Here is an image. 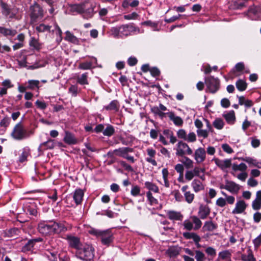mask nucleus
Returning <instances> with one entry per match:
<instances>
[{
	"instance_id": "f257e3e1",
	"label": "nucleus",
	"mask_w": 261,
	"mask_h": 261,
	"mask_svg": "<svg viewBox=\"0 0 261 261\" xmlns=\"http://www.w3.org/2000/svg\"><path fill=\"white\" fill-rule=\"evenodd\" d=\"M77 256L82 260H91L94 256V248L88 244L83 245L77 252Z\"/></svg>"
},
{
	"instance_id": "f03ea898",
	"label": "nucleus",
	"mask_w": 261,
	"mask_h": 261,
	"mask_svg": "<svg viewBox=\"0 0 261 261\" xmlns=\"http://www.w3.org/2000/svg\"><path fill=\"white\" fill-rule=\"evenodd\" d=\"M11 136L15 140H21L29 137L27 130L21 123L16 124L11 133Z\"/></svg>"
},
{
	"instance_id": "7ed1b4c3",
	"label": "nucleus",
	"mask_w": 261,
	"mask_h": 261,
	"mask_svg": "<svg viewBox=\"0 0 261 261\" xmlns=\"http://www.w3.org/2000/svg\"><path fill=\"white\" fill-rule=\"evenodd\" d=\"M91 233L97 237H100L102 243L104 245H108L113 241V235L109 230L102 231L93 229L91 231Z\"/></svg>"
},
{
	"instance_id": "20e7f679",
	"label": "nucleus",
	"mask_w": 261,
	"mask_h": 261,
	"mask_svg": "<svg viewBox=\"0 0 261 261\" xmlns=\"http://www.w3.org/2000/svg\"><path fill=\"white\" fill-rule=\"evenodd\" d=\"M30 17L31 23H34L41 20L43 16L42 9L37 4L30 7Z\"/></svg>"
},
{
	"instance_id": "39448f33",
	"label": "nucleus",
	"mask_w": 261,
	"mask_h": 261,
	"mask_svg": "<svg viewBox=\"0 0 261 261\" xmlns=\"http://www.w3.org/2000/svg\"><path fill=\"white\" fill-rule=\"evenodd\" d=\"M176 154L177 156H182L185 154L191 155L193 153L192 150L186 143L180 141L176 144Z\"/></svg>"
},
{
	"instance_id": "423d86ee",
	"label": "nucleus",
	"mask_w": 261,
	"mask_h": 261,
	"mask_svg": "<svg viewBox=\"0 0 261 261\" xmlns=\"http://www.w3.org/2000/svg\"><path fill=\"white\" fill-rule=\"evenodd\" d=\"M206 85L210 92L213 93L216 92L219 88V81L218 79L210 76L205 80Z\"/></svg>"
},
{
	"instance_id": "0eeeda50",
	"label": "nucleus",
	"mask_w": 261,
	"mask_h": 261,
	"mask_svg": "<svg viewBox=\"0 0 261 261\" xmlns=\"http://www.w3.org/2000/svg\"><path fill=\"white\" fill-rule=\"evenodd\" d=\"M221 189H224L232 194H237L239 190L240 186L232 181L227 180L224 186H221Z\"/></svg>"
},
{
	"instance_id": "6e6552de",
	"label": "nucleus",
	"mask_w": 261,
	"mask_h": 261,
	"mask_svg": "<svg viewBox=\"0 0 261 261\" xmlns=\"http://www.w3.org/2000/svg\"><path fill=\"white\" fill-rule=\"evenodd\" d=\"M194 159L198 164L204 161L206 158V151L203 148L199 147L194 152Z\"/></svg>"
},
{
	"instance_id": "1a4fd4ad",
	"label": "nucleus",
	"mask_w": 261,
	"mask_h": 261,
	"mask_svg": "<svg viewBox=\"0 0 261 261\" xmlns=\"http://www.w3.org/2000/svg\"><path fill=\"white\" fill-rule=\"evenodd\" d=\"M67 240L70 247L77 250V252L83 246L77 237L70 236L67 237Z\"/></svg>"
},
{
	"instance_id": "9d476101",
	"label": "nucleus",
	"mask_w": 261,
	"mask_h": 261,
	"mask_svg": "<svg viewBox=\"0 0 261 261\" xmlns=\"http://www.w3.org/2000/svg\"><path fill=\"white\" fill-rule=\"evenodd\" d=\"M247 207V204L244 200H238L236 203L235 207L232 210L233 214H239L243 213Z\"/></svg>"
},
{
	"instance_id": "9b49d317",
	"label": "nucleus",
	"mask_w": 261,
	"mask_h": 261,
	"mask_svg": "<svg viewBox=\"0 0 261 261\" xmlns=\"http://www.w3.org/2000/svg\"><path fill=\"white\" fill-rule=\"evenodd\" d=\"M213 161H214L216 165L222 170L229 168L231 165V159L220 160L218 158H214Z\"/></svg>"
},
{
	"instance_id": "f8f14e48",
	"label": "nucleus",
	"mask_w": 261,
	"mask_h": 261,
	"mask_svg": "<svg viewBox=\"0 0 261 261\" xmlns=\"http://www.w3.org/2000/svg\"><path fill=\"white\" fill-rule=\"evenodd\" d=\"M133 149L132 148L129 147H122L119 148L118 149H115L113 150V151L109 152L108 155H117L119 156H121L123 158V156L125 155L126 153H128V152H133Z\"/></svg>"
},
{
	"instance_id": "ddd939ff",
	"label": "nucleus",
	"mask_w": 261,
	"mask_h": 261,
	"mask_svg": "<svg viewBox=\"0 0 261 261\" xmlns=\"http://www.w3.org/2000/svg\"><path fill=\"white\" fill-rule=\"evenodd\" d=\"M119 27L121 38L123 36H127L132 32L136 31V28L132 24L122 25Z\"/></svg>"
},
{
	"instance_id": "4468645a",
	"label": "nucleus",
	"mask_w": 261,
	"mask_h": 261,
	"mask_svg": "<svg viewBox=\"0 0 261 261\" xmlns=\"http://www.w3.org/2000/svg\"><path fill=\"white\" fill-rule=\"evenodd\" d=\"M42 241V239L41 238H37L33 239L28 241L27 243L23 247L22 251L23 252L32 250L34 249L36 243Z\"/></svg>"
},
{
	"instance_id": "2eb2a0df",
	"label": "nucleus",
	"mask_w": 261,
	"mask_h": 261,
	"mask_svg": "<svg viewBox=\"0 0 261 261\" xmlns=\"http://www.w3.org/2000/svg\"><path fill=\"white\" fill-rule=\"evenodd\" d=\"M3 14L6 17L13 18L16 14V11L10 8V7L6 3H2L1 4Z\"/></svg>"
},
{
	"instance_id": "dca6fc26",
	"label": "nucleus",
	"mask_w": 261,
	"mask_h": 261,
	"mask_svg": "<svg viewBox=\"0 0 261 261\" xmlns=\"http://www.w3.org/2000/svg\"><path fill=\"white\" fill-rule=\"evenodd\" d=\"M63 225L54 221H50V234L51 233H59L63 230Z\"/></svg>"
},
{
	"instance_id": "f3484780",
	"label": "nucleus",
	"mask_w": 261,
	"mask_h": 261,
	"mask_svg": "<svg viewBox=\"0 0 261 261\" xmlns=\"http://www.w3.org/2000/svg\"><path fill=\"white\" fill-rule=\"evenodd\" d=\"M39 232L44 236L49 234V225L47 221H42L38 224Z\"/></svg>"
},
{
	"instance_id": "a211bd4d",
	"label": "nucleus",
	"mask_w": 261,
	"mask_h": 261,
	"mask_svg": "<svg viewBox=\"0 0 261 261\" xmlns=\"http://www.w3.org/2000/svg\"><path fill=\"white\" fill-rule=\"evenodd\" d=\"M166 115L168 116L170 120L173 122L175 125L180 126L183 124L182 119L180 117L175 116L173 112L167 113Z\"/></svg>"
},
{
	"instance_id": "6ab92c4d",
	"label": "nucleus",
	"mask_w": 261,
	"mask_h": 261,
	"mask_svg": "<svg viewBox=\"0 0 261 261\" xmlns=\"http://www.w3.org/2000/svg\"><path fill=\"white\" fill-rule=\"evenodd\" d=\"M84 194V191L81 189L75 190L73 194V198L76 204H79L82 202Z\"/></svg>"
},
{
	"instance_id": "aec40b11",
	"label": "nucleus",
	"mask_w": 261,
	"mask_h": 261,
	"mask_svg": "<svg viewBox=\"0 0 261 261\" xmlns=\"http://www.w3.org/2000/svg\"><path fill=\"white\" fill-rule=\"evenodd\" d=\"M0 33L5 37H12L17 34V31L15 29L0 27Z\"/></svg>"
},
{
	"instance_id": "412c9836",
	"label": "nucleus",
	"mask_w": 261,
	"mask_h": 261,
	"mask_svg": "<svg viewBox=\"0 0 261 261\" xmlns=\"http://www.w3.org/2000/svg\"><path fill=\"white\" fill-rule=\"evenodd\" d=\"M210 209L206 205H201L199 207L198 215L202 219H205L209 215Z\"/></svg>"
},
{
	"instance_id": "4be33fe9",
	"label": "nucleus",
	"mask_w": 261,
	"mask_h": 261,
	"mask_svg": "<svg viewBox=\"0 0 261 261\" xmlns=\"http://www.w3.org/2000/svg\"><path fill=\"white\" fill-rule=\"evenodd\" d=\"M54 28L55 29L52 30V35L54 38H55L57 43L58 44L62 39L61 36L62 32L56 24H55Z\"/></svg>"
},
{
	"instance_id": "5701e85b",
	"label": "nucleus",
	"mask_w": 261,
	"mask_h": 261,
	"mask_svg": "<svg viewBox=\"0 0 261 261\" xmlns=\"http://www.w3.org/2000/svg\"><path fill=\"white\" fill-rule=\"evenodd\" d=\"M191 186L196 193H197L204 189V186L199 180L195 179L191 183Z\"/></svg>"
},
{
	"instance_id": "b1692460",
	"label": "nucleus",
	"mask_w": 261,
	"mask_h": 261,
	"mask_svg": "<svg viewBox=\"0 0 261 261\" xmlns=\"http://www.w3.org/2000/svg\"><path fill=\"white\" fill-rule=\"evenodd\" d=\"M247 0H232L231 7L234 9H241L246 6Z\"/></svg>"
},
{
	"instance_id": "393cba45",
	"label": "nucleus",
	"mask_w": 261,
	"mask_h": 261,
	"mask_svg": "<svg viewBox=\"0 0 261 261\" xmlns=\"http://www.w3.org/2000/svg\"><path fill=\"white\" fill-rule=\"evenodd\" d=\"M167 216L169 219L172 220H181L183 218L180 212L173 211H169Z\"/></svg>"
},
{
	"instance_id": "a878e982",
	"label": "nucleus",
	"mask_w": 261,
	"mask_h": 261,
	"mask_svg": "<svg viewBox=\"0 0 261 261\" xmlns=\"http://www.w3.org/2000/svg\"><path fill=\"white\" fill-rule=\"evenodd\" d=\"M183 236L186 239H192L194 242H200V237L194 232H185L183 233Z\"/></svg>"
},
{
	"instance_id": "bb28decb",
	"label": "nucleus",
	"mask_w": 261,
	"mask_h": 261,
	"mask_svg": "<svg viewBox=\"0 0 261 261\" xmlns=\"http://www.w3.org/2000/svg\"><path fill=\"white\" fill-rule=\"evenodd\" d=\"M76 82L81 85H88V73H84L81 75H79L76 77Z\"/></svg>"
},
{
	"instance_id": "cd10ccee",
	"label": "nucleus",
	"mask_w": 261,
	"mask_h": 261,
	"mask_svg": "<svg viewBox=\"0 0 261 261\" xmlns=\"http://www.w3.org/2000/svg\"><path fill=\"white\" fill-rule=\"evenodd\" d=\"M64 141L68 144H75L77 142V140L74 136L69 132H66Z\"/></svg>"
},
{
	"instance_id": "c85d7f7f",
	"label": "nucleus",
	"mask_w": 261,
	"mask_h": 261,
	"mask_svg": "<svg viewBox=\"0 0 261 261\" xmlns=\"http://www.w3.org/2000/svg\"><path fill=\"white\" fill-rule=\"evenodd\" d=\"M30 155V149L28 147L23 148L22 152L19 157V162L23 163L27 160V158Z\"/></svg>"
},
{
	"instance_id": "c756f323",
	"label": "nucleus",
	"mask_w": 261,
	"mask_h": 261,
	"mask_svg": "<svg viewBox=\"0 0 261 261\" xmlns=\"http://www.w3.org/2000/svg\"><path fill=\"white\" fill-rule=\"evenodd\" d=\"M224 117L226 119L227 123L232 124H233L235 121V114L233 111H231L226 114H224Z\"/></svg>"
},
{
	"instance_id": "7c9ffc66",
	"label": "nucleus",
	"mask_w": 261,
	"mask_h": 261,
	"mask_svg": "<svg viewBox=\"0 0 261 261\" xmlns=\"http://www.w3.org/2000/svg\"><path fill=\"white\" fill-rule=\"evenodd\" d=\"M145 187L149 190L150 192L152 191L154 193H159V189L158 186L154 184L149 182L146 181L144 183Z\"/></svg>"
},
{
	"instance_id": "2f4dec72",
	"label": "nucleus",
	"mask_w": 261,
	"mask_h": 261,
	"mask_svg": "<svg viewBox=\"0 0 261 261\" xmlns=\"http://www.w3.org/2000/svg\"><path fill=\"white\" fill-rule=\"evenodd\" d=\"M80 91L81 90L77 85H72L68 89L69 93L73 97H76Z\"/></svg>"
},
{
	"instance_id": "473e14b6",
	"label": "nucleus",
	"mask_w": 261,
	"mask_h": 261,
	"mask_svg": "<svg viewBox=\"0 0 261 261\" xmlns=\"http://www.w3.org/2000/svg\"><path fill=\"white\" fill-rule=\"evenodd\" d=\"M65 39L73 43H77L78 42L77 38L69 31L66 32Z\"/></svg>"
},
{
	"instance_id": "72a5a7b5",
	"label": "nucleus",
	"mask_w": 261,
	"mask_h": 261,
	"mask_svg": "<svg viewBox=\"0 0 261 261\" xmlns=\"http://www.w3.org/2000/svg\"><path fill=\"white\" fill-rule=\"evenodd\" d=\"M239 103L240 105H245L248 108H250L253 105V102L251 100L246 99L243 96L239 97Z\"/></svg>"
},
{
	"instance_id": "f704fd0d",
	"label": "nucleus",
	"mask_w": 261,
	"mask_h": 261,
	"mask_svg": "<svg viewBox=\"0 0 261 261\" xmlns=\"http://www.w3.org/2000/svg\"><path fill=\"white\" fill-rule=\"evenodd\" d=\"M247 168V166L244 163H241L239 165L237 164H233L232 165V169L234 171H240L242 172H244L246 170Z\"/></svg>"
},
{
	"instance_id": "c9c22d12",
	"label": "nucleus",
	"mask_w": 261,
	"mask_h": 261,
	"mask_svg": "<svg viewBox=\"0 0 261 261\" xmlns=\"http://www.w3.org/2000/svg\"><path fill=\"white\" fill-rule=\"evenodd\" d=\"M105 109L107 110L118 111L119 109L118 102L115 100H113L109 105L105 106Z\"/></svg>"
},
{
	"instance_id": "e433bc0d",
	"label": "nucleus",
	"mask_w": 261,
	"mask_h": 261,
	"mask_svg": "<svg viewBox=\"0 0 261 261\" xmlns=\"http://www.w3.org/2000/svg\"><path fill=\"white\" fill-rule=\"evenodd\" d=\"M192 223L195 224L194 226V230L199 229L202 225V222L196 216H193L191 217Z\"/></svg>"
},
{
	"instance_id": "4c0bfd02",
	"label": "nucleus",
	"mask_w": 261,
	"mask_h": 261,
	"mask_svg": "<svg viewBox=\"0 0 261 261\" xmlns=\"http://www.w3.org/2000/svg\"><path fill=\"white\" fill-rule=\"evenodd\" d=\"M203 228L207 231H213L217 228V225L212 221H206Z\"/></svg>"
},
{
	"instance_id": "58836bf2",
	"label": "nucleus",
	"mask_w": 261,
	"mask_h": 261,
	"mask_svg": "<svg viewBox=\"0 0 261 261\" xmlns=\"http://www.w3.org/2000/svg\"><path fill=\"white\" fill-rule=\"evenodd\" d=\"M213 126L218 129H222L224 125L223 120L221 118H216L213 122Z\"/></svg>"
},
{
	"instance_id": "ea45409f",
	"label": "nucleus",
	"mask_w": 261,
	"mask_h": 261,
	"mask_svg": "<svg viewBox=\"0 0 261 261\" xmlns=\"http://www.w3.org/2000/svg\"><path fill=\"white\" fill-rule=\"evenodd\" d=\"M205 171L204 169L200 168L199 167H196L193 170V172L194 173V175L196 176L199 177L202 180L204 179V175L203 174L202 176L200 175V173H203Z\"/></svg>"
},
{
	"instance_id": "a19ab883",
	"label": "nucleus",
	"mask_w": 261,
	"mask_h": 261,
	"mask_svg": "<svg viewBox=\"0 0 261 261\" xmlns=\"http://www.w3.org/2000/svg\"><path fill=\"white\" fill-rule=\"evenodd\" d=\"M39 81L38 80H29L27 88L28 89L34 90L39 88Z\"/></svg>"
},
{
	"instance_id": "79ce46f5",
	"label": "nucleus",
	"mask_w": 261,
	"mask_h": 261,
	"mask_svg": "<svg viewBox=\"0 0 261 261\" xmlns=\"http://www.w3.org/2000/svg\"><path fill=\"white\" fill-rule=\"evenodd\" d=\"M181 162L186 168H191L193 167V161L187 156H184Z\"/></svg>"
},
{
	"instance_id": "37998d69",
	"label": "nucleus",
	"mask_w": 261,
	"mask_h": 261,
	"mask_svg": "<svg viewBox=\"0 0 261 261\" xmlns=\"http://www.w3.org/2000/svg\"><path fill=\"white\" fill-rule=\"evenodd\" d=\"M237 89L241 91H244L247 87L246 83L242 80H239L236 82Z\"/></svg>"
},
{
	"instance_id": "c03bdc74",
	"label": "nucleus",
	"mask_w": 261,
	"mask_h": 261,
	"mask_svg": "<svg viewBox=\"0 0 261 261\" xmlns=\"http://www.w3.org/2000/svg\"><path fill=\"white\" fill-rule=\"evenodd\" d=\"M184 197L185 200L188 203H191L194 198L195 195L193 193H192L190 191L185 192L184 193Z\"/></svg>"
},
{
	"instance_id": "a18cd8bd",
	"label": "nucleus",
	"mask_w": 261,
	"mask_h": 261,
	"mask_svg": "<svg viewBox=\"0 0 261 261\" xmlns=\"http://www.w3.org/2000/svg\"><path fill=\"white\" fill-rule=\"evenodd\" d=\"M239 159L251 164L254 166H258V162L250 157L241 158H239Z\"/></svg>"
},
{
	"instance_id": "49530a36",
	"label": "nucleus",
	"mask_w": 261,
	"mask_h": 261,
	"mask_svg": "<svg viewBox=\"0 0 261 261\" xmlns=\"http://www.w3.org/2000/svg\"><path fill=\"white\" fill-rule=\"evenodd\" d=\"M114 132L115 129L114 127L112 125H109L106 129H103V134L105 136H111L114 133Z\"/></svg>"
},
{
	"instance_id": "de8ad7c7",
	"label": "nucleus",
	"mask_w": 261,
	"mask_h": 261,
	"mask_svg": "<svg viewBox=\"0 0 261 261\" xmlns=\"http://www.w3.org/2000/svg\"><path fill=\"white\" fill-rule=\"evenodd\" d=\"M146 196L148 201L151 205H156L158 204V200L153 196L151 192L148 191L146 193Z\"/></svg>"
},
{
	"instance_id": "09e8293b",
	"label": "nucleus",
	"mask_w": 261,
	"mask_h": 261,
	"mask_svg": "<svg viewBox=\"0 0 261 261\" xmlns=\"http://www.w3.org/2000/svg\"><path fill=\"white\" fill-rule=\"evenodd\" d=\"M195 259L196 261H204L205 259L204 254L200 250H196L195 252Z\"/></svg>"
},
{
	"instance_id": "8fccbe9b",
	"label": "nucleus",
	"mask_w": 261,
	"mask_h": 261,
	"mask_svg": "<svg viewBox=\"0 0 261 261\" xmlns=\"http://www.w3.org/2000/svg\"><path fill=\"white\" fill-rule=\"evenodd\" d=\"M30 45L36 50H39L40 48V44L38 40L35 38H32L30 42Z\"/></svg>"
},
{
	"instance_id": "3c124183",
	"label": "nucleus",
	"mask_w": 261,
	"mask_h": 261,
	"mask_svg": "<svg viewBox=\"0 0 261 261\" xmlns=\"http://www.w3.org/2000/svg\"><path fill=\"white\" fill-rule=\"evenodd\" d=\"M70 10L72 12H76L79 13H82L84 11L83 6L80 5H72L70 6Z\"/></svg>"
},
{
	"instance_id": "603ef678",
	"label": "nucleus",
	"mask_w": 261,
	"mask_h": 261,
	"mask_svg": "<svg viewBox=\"0 0 261 261\" xmlns=\"http://www.w3.org/2000/svg\"><path fill=\"white\" fill-rule=\"evenodd\" d=\"M241 259L243 261H256L252 253H249L248 255L242 254Z\"/></svg>"
},
{
	"instance_id": "864d4df0",
	"label": "nucleus",
	"mask_w": 261,
	"mask_h": 261,
	"mask_svg": "<svg viewBox=\"0 0 261 261\" xmlns=\"http://www.w3.org/2000/svg\"><path fill=\"white\" fill-rule=\"evenodd\" d=\"M111 32L114 37L119 38H121L120 32H119V27H114L111 29Z\"/></svg>"
},
{
	"instance_id": "5fc2aeb1",
	"label": "nucleus",
	"mask_w": 261,
	"mask_h": 261,
	"mask_svg": "<svg viewBox=\"0 0 261 261\" xmlns=\"http://www.w3.org/2000/svg\"><path fill=\"white\" fill-rule=\"evenodd\" d=\"M184 228L188 230L194 229V226L192 220H186L183 223Z\"/></svg>"
},
{
	"instance_id": "6e6d98bb",
	"label": "nucleus",
	"mask_w": 261,
	"mask_h": 261,
	"mask_svg": "<svg viewBox=\"0 0 261 261\" xmlns=\"http://www.w3.org/2000/svg\"><path fill=\"white\" fill-rule=\"evenodd\" d=\"M18 229L16 228H11L8 230L6 234L8 237H12L17 234L18 232Z\"/></svg>"
},
{
	"instance_id": "4d7b16f0",
	"label": "nucleus",
	"mask_w": 261,
	"mask_h": 261,
	"mask_svg": "<svg viewBox=\"0 0 261 261\" xmlns=\"http://www.w3.org/2000/svg\"><path fill=\"white\" fill-rule=\"evenodd\" d=\"M10 123V119L9 117H4L0 122V126L6 128Z\"/></svg>"
},
{
	"instance_id": "13d9d810",
	"label": "nucleus",
	"mask_w": 261,
	"mask_h": 261,
	"mask_svg": "<svg viewBox=\"0 0 261 261\" xmlns=\"http://www.w3.org/2000/svg\"><path fill=\"white\" fill-rule=\"evenodd\" d=\"M252 207L255 211L260 210L261 208V201L254 199L252 202Z\"/></svg>"
},
{
	"instance_id": "bf43d9fd",
	"label": "nucleus",
	"mask_w": 261,
	"mask_h": 261,
	"mask_svg": "<svg viewBox=\"0 0 261 261\" xmlns=\"http://www.w3.org/2000/svg\"><path fill=\"white\" fill-rule=\"evenodd\" d=\"M208 130L207 129H198L197 130V135L199 137H202L204 138H206L208 137Z\"/></svg>"
},
{
	"instance_id": "052dcab7",
	"label": "nucleus",
	"mask_w": 261,
	"mask_h": 261,
	"mask_svg": "<svg viewBox=\"0 0 261 261\" xmlns=\"http://www.w3.org/2000/svg\"><path fill=\"white\" fill-rule=\"evenodd\" d=\"M48 142H49V139H47V140L40 144L39 146V147L38 148L40 152H43L46 150H47V149L49 147L48 145Z\"/></svg>"
},
{
	"instance_id": "680f3d73",
	"label": "nucleus",
	"mask_w": 261,
	"mask_h": 261,
	"mask_svg": "<svg viewBox=\"0 0 261 261\" xmlns=\"http://www.w3.org/2000/svg\"><path fill=\"white\" fill-rule=\"evenodd\" d=\"M196 140V136L194 133L191 132L188 135H187V137L185 141L190 142H194Z\"/></svg>"
},
{
	"instance_id": "e2e57ef3",
	"label": "nucleus",
	"mask_w": 261,
	"mask_h": 261,
	"mask_svg": "<svg viewBox=\"0 0 261 261\" xmlns=\"http://www.w3.org/2000/svg\"><path fill=\"white\" fill-rule=\"evenodd\" d=\"M205 251L208 255L211 256L213 257H215L216 255V250L212 247L206 248Z\"/></svg>"
},
{
	"instance_id": "0e129e2a",
	"label": "nucleus",
	"mask_w": 261,
	"mask_h": 261,
	"mask_svg": "<svg viewBox=\"0 0 261 261\" xmlns=\"http://www.w3.org/2000/svg\"><path fill=\"white\" fill-rule=\"evenodd\" d=\"M216 204L219 207H223L226 205V201L225 199L220 197L216 200Z\"/></svg>"
},
{
	"instance_id": "69168bd1",
	"label": "nucleus",
	"mask_w": 261,
	"mask_h": 261,
	"mask_svg": "<svg viewBox=\"0 0 261 261\" xmlns=\"http://www.w3.org/2000/svg\"><path fill=\"white\" fill-rule=\"evenodd\" d=\"M140 188L138 186H133L132 188L130 193L134 196H137L140 194Z\"/></svg>"
},
{
	"instance_id": "338daca9",
	"label": "nucleus",
	"mask_w": 261,
	"mask_h": 261,
	"mask_svg": "<svg viewBox=\"0 0 261 261\" xmlns=\"http://www.w3.org/2000/svg\"><path fill=\"white\" fill-rule=\"evenodd\" d=\"M177 136L179 138L186 140L187 137L186 132L183 129H180L177 132Z\"/></svg>"
},
{
	"instance_id": "774afa93",
	"label": "nucleus",
	"mask_w": 261,
	"mask_h": 261,
	"mask_svg": "<svg viewBox=\"0 0 261 261\" xmlns=\"http://www.w3.org/2000/svg\"><path fill=\"white\" fill-rule=\"evenodd\" d=\"M254 247L257 249L261 244V233L253 240Z\"/></svg>"
}]
</instances>
